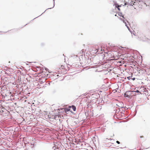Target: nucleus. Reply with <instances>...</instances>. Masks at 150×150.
<instances>
[{
    "instance_id": "39",
    "label": "nucleus",
    "mask_w": 150,
    "mask_h": 150,
    "mask_svg": "<svg viewBox=\"0 0 150 150\" xmlns=\"http://www.w3.org/2000/svg\"><path fill=\"white\" fill-rule=\"evenodd\" d=\"M26 64L28 65V63Z\"/></svg>"
},
{
    "instance_id": "7",
    "label": "nucleus",
    "mask_w": 150,
    "mask_h": 150,
    "mask_svg": "<svg viewBox=\"0 0 150 150\" xmlns=\"http://www.w3.org/2000/svg\"><path fill=\"white\" fill-rule=\"evenodd\" d=\"M53 0V1L54 2V4H53V7L52 8H47V9H46L45 11L43 12L42 13V14H41L39 16H40L42 14H43L45 12V11L47 9H51V8H53L54 6H55V4H54V1H55V0ZM39 16H38V17ZM38 16L35 18H34L31 21H33V20H34V19H35V18H37L38 17Z\"/></svg>"
},
{
    "instance_id": "17",
    "label": "nucleus",
    "mask_w": 150,
    "mask_h": 150,
    "mask_svg": "<svg viewBox=\"0 0 150 150\" xmlns=\"http://www.w3.org/2000/svg\"><path fill=\"white\" fill-rule=\"evenodd\" d=\"M52 150H55L56 149V146H54L52 148Z\"/></svg>"
},
{
    "instance_id": "38",
    "label": "nucleus",
    "mask_w": 150,
    "mask_h": 150,
    "mask_svg": "<svg viewBox=\"0 0 150 150\" xmlns=\"http://www.w3.org/2000/svg\"><path fill=\"white\" fill-rule=\"evenodd\" d=\"M26 64L28 65V63Z\"/></svg>"
},
{
    "instance_id": "4",
    "label": "nucleus",
    "mask_w": 150,
    "mask_h": 150,
    "mask_svg": "<svg viewBox=\"0 0 150 150\" xmlns=\"http://www.w3.org/2000/svg\"><path fill=\"white\" fill-rule=\"evenodd\" d=\"M118 15L120 16L123 18H120V19L122 20V21H123V19H125V20L126 19L124 17V16L123 15L122 12H118Z\"/></svg>"
},
{
    "instance_id": "20",
    "label": "nucleus",
    "mask_w": 150,
    "mask_h": 150,
    "mask_svg": "<svg viewBox=\"0 0 150 150\" xmlns=\"http://www.w3.org/2000/svg\"><path fill=\"white\" fill-rule=\"evenodd\" d=\"M116 143L118 144H120V142H119V141H117L116 142Z\"/></svg>"
},
{
    "instance_id": "13",
    "label": "nucleus",
    "mask_w": 150,
    "mask_h": 150,
    "mask_svg": "<svg viewBox=\"0 0 150 150\" xmlns=\"http://www.w3.org/2000/svg\"><path fill=\"white\" fill-rule=\"evenodd\" d=\"M92 95L93 96V97H94L95 98H97L98 97V96H99V94H98V95H96V94L94 93Z\"/></svg>"
},
{
    "instance_id": "34",
    "label": "nucleus",
    "mask_w": 150,
    "mask_h": 150,
    "mask_svg": "<svg viewBox=\"0 0 150 150\" xmlns=\"http://www.w3.org/2000/svg\"><path fill=\"white\" fill-rule=\"evenodd\" d=\"M28 24H26L24 26H25V25H27Z\"/></svg>"
},
{
    "instance_id": "40",
    "label": "nucleus",
    "mask_w": 150,
    "mask_h": 150,
    "mask_svg": "<svg viewBox=\"0 0 150 150\" xmlns=\"http://www.w3.org/2000/svg\"><path fill=\"white\" fill-rule=\"evenodd\" d=\"M27 62V63H29V62Z\"/></svg>"
},
{
    "instance_id": "2",
    "label": "nucleus",
    "mask_w": 150,
    "mask_h": 150,
    "mask_svg": "<svg viewBox=\"0 0 150 150\" xmlns=\"http://www.w3.org/2000/svg\"><path fill=\"white\" fill-rule=\"evenodd\" d=\"M137 71L139 73L141 74H144L146 71L145 69L142 68H139Z\"/></svg>"
},
{
    "instance_id": "6",
    "label": "nucleus",
    "mask_w": 150,
    "mask_h": 150,
    "mask_svg": "<svg viewBox=\"0 0 150 150\" xmlns=\"http://www.w3.org/2000/svg\"><path fill=\"white\" fill-rule=\"evenodd\" d=\"M123 108V107H122L120 109H116L115 110V115H116V114H117V115H118V113H119V112H121V111L122 110V108Z\"/></svg>"
},
{
    "instance_id": "25",
    "label": "nucleus",
    "mask_w": 150,
    "mask_h": 150,
    "mask_svg": "<svg viewBox=\"0 0 150 150\" xmlns=\"http://www.w3.org/2000/svg\"><path fill=\"white\" fill-rule=\"evenodd\" d=\"M0 112L1 113H2L4 112V111L3 110H1V111H0Z\"/></svg>"
},
{
    "instance_id": "37",
    "label": "nucleus",
    "mask_w": 150,
    "mask_h": 150,
    "mask_svg": "<svg viewBox=\"0 0 150 150\" xmlns=\"http://www.w3.org/2000/svg\"><path fill=\"white\" fill-rule=\"evenodd\" d=\"M149 148V147H148V148H146V149H148V148Z\"/></svg>"
},
{
    "instance_id": "23",
    "label": "nucleus",
    "mask_w": 150,
    "mask_h": 150,
    "mask_svg": "<svg viewBox=\"0 0 150 150\" xmlns=\"http://www.w3.org/2000/svg\"><path fill=\"white\" fill-rule=\"evenodd\" d=\"M45 70L46 71H47V70H48V69L47 68H46L45 67Z\"/></svg>"
},
{
    "instance_id": "28",
    "label": "nucleus",
    "mask_w": 150,
    "mask_h": 150,
    "mask_svg": "<svg viewBox=\"0 0 150 150\" xmlns=\"http://www.w3.org/2000/svg\"><path fill=\"white\" fill-rule=\"evenodd\" d=\"M113 91H115L114 92V93H115L116 92H117V90L115 89L113 90Z\"/></svg>"
},
{
    "instance_id": "27",
    "label": "nucleus",
    "mask_w": 150,
    "mask_h": 150,
    "mask_svg": "<svg viewBox=\"0 0 150 150\" xmlns=\"http://www.w3.org/2000/svg\"><path fill=\"white\" fill-rule=\"evenodd\" d=\"M127 5V2H125V3L124 5L126 6V5Z\"/></svg>"
},
{
    "instance_id": "24",
    "label": "nucleus",
    "mask_w": 150,
    "mask_h": 150,
    "mask_svg": "<svg viewBox=\"0 0 150 150\" xmlns=\"http://www.w3.org/2000/svg\"><path fill=\"white\" fill-rule=\"evenodd\" d=\"M148 40H150V39H149L148 38H146V40H145V41H147Z\"/></svg>"
},
{
    "instance_id": "33",
    "label": "nucleus",
    "mask_w": 150,
    "mask_h": 150,
    "mask_svg": "<svg viewBox=\"0 0 150 150\" xmlns=\"http://www.w3.org/2000/svg\"><path fill=\"white\" fill-rule=\"evenodd\" d=\"M115 16H117V14H115Z\"/></svg>"
},
{
    "instance_id": "29",
    "label": "nucleus",
    "mask_w": 150,
    "mask_h": 150,
    "mask_svg": "<svg viewBox=\"0 0 150 150\" xmlns=\"http://www.w3.org/2000/svg\"><path fill=\"white\" fill-rule=\"evenodd\" d=\"M2 32V31H0V32ZM3 32L4 33H5L7 32Z\"/></svg>"
},
{
    "instance_id": "22",
    "label": "nucleus",
    "mask_w": 150,
    "mask_h": 150,
    "mask_svg": "<svg viewBox=\"0 0 150 150\" xmlns=\"http://www.w3.org/2000/svg\"><path fill=\"white\" fill-rule=\"evenodd\" d=\"M8 77H5V80H6H6H8Z\"/></svg>"
},
{
    "instance_id": "9",
    "label": "nucleus",
    "mask_w": 150,
    "mask_h": 150,
    "mask_svg": "<svg viewBox=\"0 0 150 150\" xmlns=\"http://www.w3.org/2000/svg\"><path fill=\"white\" fill-rule=\"evenodd\" d=\"M126 21H127L126 19L125 20V19H123V22L124 23L125 25V26L127 27V28L129 29V31H130V32L131 33H132L131 31H130L129 30V27L127 25V23L126 22Z\"/></svg>"
},
{
    "instance_id": "31",
    "label": "nucleus",
    "mask_w": 150,
    "mask_h": 150,
    "mask_svg": "<svg viewBox=\"0 0 150 150\" xmlns=\"http://www.w3.org/2000/svg\"><path fill=\"white\" fill-rule=\"evenodd\" d=\"M40 83H41V80H40V81L39 82Z\"/></svg>"
},
{
    "instance_id": "3",
    "label": "nucleus",
    "mask_w": 150,
    "mask_h": 150,
    "mask_svg": "<svg viewBox=\"0 0 150 150\" xmlns=\"http://www.w3.org/2000/svg\"><path fill=\"white\" fill-rule=\"evenodd\" d=\"M71 57L74 59L75 61H79L80 59L78 55L74 54H72Z\"/></svg>"
},
{
    "instance_id": "12",
    "label": "nucleus",
    "mask_w": 150,
    "mask_h": 150,
    "mask_svg": "<svg viewBox=\"0 0 150 150\" xmlns=\"http://www.w3.org/2000/svg\"><path fill=\"white\" fill-rule=\"evenodd\" d=\"M115 7L117 8L118 10L120 11V9L119 7V5L117 3H116L115 4Z\"/></svg>"
},
{
    "instance_id": "30",
    "label": "nucleus",
    "mask_w": 150,
    "mask_h": 150,
    "mask_svg": "<svg viewBox=\"0 0 150 150\" xmlns=\"http://www.w3.org/2000/svg\"><path fill=\"white\" fill-rule=\"evenodd\" d=\"M143 136H141L140 137V138H143Z\"/></svg>"
},
{
    "instance_id": "26",
    "label": "nucleus",
    "mask_w": 150,
    "mask_h": 150,
    "mask_svg": "<svg viewBox=\"0 0 150 150\" xmlns=\"http://www.w3.org/2000/svg\"><path fill=\"white\" fill-rule=\"evenodd\" d=\"M55 149V150H59V148H57V147H56V149Z\"/></svg>"
},
{
    "instance_id": "5",
    "label": "nucleus",
    "mask_w": 150,
    "mask_h": 150,
    "mask_svg": "<svg viewBox=\"0 0 150 150\" xmlns=\"http://www.w3.org/2000/svg\"><path fill=\"white\" fill-rule=\"evenodd\" d=\"M57 92V89L55 88H53L51 91V93L52 94H54Z\"/></svg>"
},
{
    "instance_id": "10",
    "label": "nucleus",
    "mask_w": 150,
    "mask_h": 150,
    "mask_svg": "<svg viewBox=\"0 0 150 150\" xmlns=\"http://www.w3.org/2000/svg\"><path fill=\"white\" fill-rule=\"evenodd\" d=\"M70 108L69 107V108H65V111L67 113V112H68L69 111H70L71 112V113H73V112L71 111L70 110Z\"/></svg>"
},
{
    "instance_id": "8",
    "label": "nucleus",
    "mask_w": 150,
    "mask_h": 150,
    "mask_svg": "<svg viewBox=\"0 0 150 150\" xmlns=\"http://www.w3.org/2000/svg\"><path fill=\"white\" fill-rule=\"evenodd\" d=\"M129 92V91H127L126 93H125L124 94V96L125 97H127L128 98H129L130 96L128 93H127Z\"/></svg>"
},
{
    "instance_id": "18",
    "label": "nucleus",
    "mask_w": 150,
    "mask_h": 150,
    "mask_svg": "<svg viewBox=\"0 0 150 150\" xmlns=\"http://www.w3.org/2000/svg\"><path fill=\"white\" fill-rule=\"evenodd\" d=\"M135 92L136 93H139L140 92L138 90H137L135 91Z\"/></svg>"
},
{
    "instance_id": "36",
    "label": "nucleus",
    "mask_w": 150,
    "mask_h": 150,
    "mask_svg": "<svg viewBox=\"0 0 150 150\" xmlns=\"http://www.w3.org/2000/svg\"><path fill=\"white\" fill-rule=\"evenodd\" d=\"M120 148H121V149H122V148H122V147H120Z\"/></svg>"
},
{
    "instance_id": "35",
    "label": "nucleus",
    "mask_w": 150,
    "mask_h": 150,
    "mask_svg": "<svg viewBox=\"0 0 150 150\" xmlns=\"http://www.w3.org/2000/svg\"><path fill=\"white\" fill-rule=\"evenodd\" d=\"M41 82H42V83L43 82H42V81H41Z\"/></svg>"
},
{
    "instance_id": "11",
    "label": "nucleus",
    "mask_w": 150,
    "mask_h": 150,
    "mask_svg": "<svg viewBox=\"0 0 150 150\" xmlns=\"http://www.w3.org/2000/svg\"><path fill=\"white\" fill-rule=\"evenodd\" d=\"M71 107L72 108V109L73 110V111H75L76 110V106L74 105H72L71 106H70L69 107V108Z\"/></svg>"
},
{
    "instance_id": "21",
    "label": "nucleus",
    "mask_w": 150,
    "mask_h": 150,
    "mask_svg": "<svg viewBox=\"0 0 150 150\" xmlns=\"http://www.w3.org/2000/svg\"><path fill=\"white\" fill-rule=\"evenodd\" d=\"M136 79V78H134H134H132L131 79H132V80L134 81V80H135V79Z\"/></svg>"
},
{
    "instance_id": "15",
    "label": "nucleus",
    "mask_w": 150,
    "mask_h": 150,
    "mask_svg": "<svg viewBox=\"0 0 150 150\" xmlns=\"http://www.w3.org/2000/svg\"><path fill=\"white\" fill-rule=\"evenodd\" d=\"M134 112V113L133 115V116H134L136 115L137 112V110H136V109H135Z\"/></svg>"
},
{
    "instance_id": "19",
    "label": "nucleus",
    "mask_w": 150,
    "mask_h": 150,
    "mask_svg": "<svg viewBox=\"0 0 150 150\" xmlns=\"http://www.w3.org/2000/svg\"><path fill=\"white\" fill-rule=\"evenodd\" d=\"M45 45V43L43 42H42V43H41V45L42 46H43L44 45Z\"/></svg>"
},
{
    "instance_id": "16",
    "label": "nucleus",
    "mask_w": 150,
    "mask_h": 150,
    "mask_svg": "<svg viewBox=\"0 0 150 150\" xmlns=\"http://www.w3.org/2000/svg\"><path fill=\"white\" fill-rule=\"evenodd\" d=\"M132 77V76H130L127 77V78L128 80H130L131 78Z\"/></svg>"
},
{
    "instance_id": "14",
    "label": "nucleus",
    "mask_w": 150,
    "mask_h": 150,
    "mask_svg": "<svg viewBox=\"0 0 150 150\" xmlns=\"http://www.w3.org/2000/svg\"><path fill=\"white\" fill-rule=\"evenodd\" d=\"M29 145H30V146H31V147L32 148H33V147L35 146V145H34V144H32V143H29Z\"/></svg>"
},
{
    "instance_id": "32",
    "label": "nucleus",
    "mask_w": 150,
    "mask_h": 150,
    "mask_svg": "<svg viewBox=\"0 0 150 150\" xmlns=\"http://www.w3.org/2000/svg\"><path fill=\"white\" fill-rule=\"evenodd\" d=\"M122 5H119V7H121Z\"/></svg>"
},
{
    "instance_id": "1",
    "label": "nucleus",
    "mask_w": 150,
    "mask_h": 150,
    "mask_svg": "<svg viewBox=\"0 0 150 150\" xmlns=\"http://www.w3.org/2000/svg\"><path fill=\"white\" fill-rule=\"evenodd\" d=\"M125 108H126L127 110L128 109L127 108L125 107ZM126 109V108H125V110H122L121 112H120L119 113H118V115H117V114H116V116L117 118L125 119L128 117V116H125V115L124 112Z\"/></svg>"
}]
</instances>
